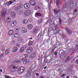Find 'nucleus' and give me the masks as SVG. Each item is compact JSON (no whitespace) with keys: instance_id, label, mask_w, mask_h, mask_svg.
<instances>
[{"instance_id":"nucleus-1","label":"nucleus","mask_w":78,"mask_h":78,"mask_svg":"<svg viewBox=\"0 0 78 78\" xmlns=\"http://www.w3.org/2000/svg\"><path fill=\"white\" fill-rule=\"evenodd\" d=\"M10 70L9 71V73H13L15 72L16 69H17V66H11L10 67Z\"/></svg>"},{"instance_id":"nucleus-2","label":"nucleus","mask_w":78,"mask_h":78,"mask_svg":"<svg viewBox=\"0 0 78 78\" xmlns=\"http://www.w3.org/2000/svg\"><path fill=\"white\" fill-rule=\"evenodd\" d=\"M25 70V68L21 67L18 69V72L19 73H22Z\"/></svg>"},{"instance_id":"nucleus-3","label":"nucleus","mask_w":78,"mask_h":78,"mask_svg":"<svg viewBox=\"0 0 78 78\" xmlns=\"http://www.w3.org/2000/svg\"><path fill=\"white\" fill-rule=\"evenodd\" d=\"M16 24H17V21L16 20H13L11 23V26L12 27H15L16 25Z\"/></svg>"},{"instance_id":"nucleus-4","label":"nucleus","mask_w":78,"mask_h":78,"mask_svg":"<svg viewBox=\"0 0 78 78\" xmlns=\"http://www.w3.org/2000/svg\"><path fill=\"white\" fill-rule=\"evenodd\" d=\"M65 30L66 31L67 33H68L69 34H71L72 33V32L71 30H70V29L68 27H65Z\"/></svg>"},{"instance_id":"nucleus-5","label":"nucleus","mask_w":78,"mask_h":78,"mask_svg":"<svg viewBox=\"0 0 78 78\" xmlns=\"http://www.w3.org/2000/svg\"><path fill=\"white\" fill-rule=\"evenodd\" d=\"M33 48L29 47L26 50V52L27 53H31V52L33 51Z\"/></svg>"},{"instance_id":"nucleus-6","label":"nucleus","mask_w":78,"mask_h":78,"mask_svg":"<svg viewBox=\"0 0 78 78\" xmlns=\"http://www.w3.org/2000/svg\"><path fill=\"white\" fill-rule=\"evenodd\" d=\"M24 6L25 9H28L30 8V4H29V3H26L24 4Z\"/></svg>"},{"instance_id":"nucleus-7","label":"nucleus","mask_w":78,"mask_h":78,"mask_svg":"<svg viewBox=\"0 0 78 78\" xmlns=\"http://www.w3.org/2000/svg\"><path fill=\"white\" fill-rule=\"evenodd\" d=\"M30 3L32 6H34L36 5V2L34 0H32L30 2Z\"/></svg>"},{"instance_id":"nucleus-8","label":"nucleus","mask_w":78,"mask_h":78,"mask_svg":"<svg viewBox=\"0 0 78 78\" xmlns=\"http://www.w3.org/2000/svg\"><path fill=\"white\" fill-rule=\"evenodd\" d=\"M31 13V10H28L26 11L25 13V15L26 16H28Z\"/></svg>"},{"instance_id":"nucleus-9","label":"nucleus","mask_w":78,"mask_h":78,"mask_svg":"<svg viewBox=\"0 0 78 78\" xmlns=\"http://www.w3.org/2000/svg\"><path fill=\"white\" fill-rule=\"evenodd\" d=\"M61 1H62V0H56V5L58 8H59V4H60L61 2Z\"/></svg>"},{"instance_id":"nucleus-10","label":"nucleus","mask_w":78,"mask_h":78,"mask_svg":"<svg viewBox=\"0 0 78 78\" xmlns=\"http://www.w3.org/2000/svg\"><path fill=\"white\" fill-rule=\"evenodd\" d=\"M64 51L63 50H60L59 51V54L60 56H62L64 55Z\"/></svg>"},{"instance_id":"nucleus-11","label":"nucleus","mask_w":78,"mask_h":78,"mask_svg":"<svg viewBox=\"0 0 78 78\" xmlns=\"http://www.w3.org/2000/svg\"><path fill=\"white\" fill-rule=\"evenodd\" d=\"M21 30L23 33H27V30L24 27H23L21 28Z\"/></svg>"},{"instance_id":"nucleus-12","label":"nucleus","mask_w":78,"mask_h":78,"mask_svg":"<svg viewBox=\"0 0 78 78\" xmlns=\"http://www.w3.org/2000/svg\"><path fill=\"white\" fill-rule=\"evenodd\" d=\"M30 61L29 59H26L23 61V63L24 64H28L30 62Z\"/></svg>"},{"instance_id":"nucleus-13","label":"nucleus","mask_w":78,"mask_h":78,"mask_svg":"<svg viewBox=\"0 0 78 78\" xmlns=\"http://www.w3.org/2000/svg\"><path fill=\"white\" fill-rule=\"evenodd\" d=\"M34 9L37 12H39L40 11V7L38 5H36L34 7Z\"/></svg>"},{"instance_id":"nucleus-14","label":"nucleus","mask_w":78,"mask_h":78,"mask_svg":"<svg viewBox=\"0 0 78 78\" xmlns=\"http://www.w3.org/2000/svg\"><path fill=\"white\" fill-rule=\"evenodd\" d=\"M11 16L12 18H14L16 16V13L15 12H12L11 13Z\"/></svg>"},{"instance_id":"nucleus-15","label":"nucleus","mask_w":78,"mask_h":78,"mask_svg":"<svg viewBox=\"0 0 78 78\" xmlns=\"http://www.w3.org/2000/svg\"><path fill=\"white\" fill-rule=\"evenodd\" d=\"M14 36L15 38H19L20 37V34L19 33H16L14 34Z\"/></svg>"},{"instance_id":"nucleus-16","label":"nucleus","mask_w":78,"mask_h":78,"mask_svg":"<svg viewBox=\"0 0 78 78\" xmlns=\"http://www.w3.org/2000/svg\"><path fill=\"white\" fill-rule=\"evenodd\" d=\"M20 27L19 26H16L15 28V31L16 32H18L19 31H20Z\"/></svg>"},{"instance_id":"nucleus-17","label":"nucleus","mask_w":78,"mask_h":78,"mask_svg":"<svg viewBox=\"0 0 78 78\" xmlns=\"http://www.w3.org/2000/svg\"><path fill=\"white\" fill-rule=\"evenodd\" d=\"M14 34V32L12 30H11L9 31L8 33V34L9 36H11V35H13Z\"/></svg>"},{"instance_id":"nucleus-18","label":"nucleus","mask_w":78,"mask_h":78,"mask_svg":"<svg viewBox=\"0 0 78 78\" xmlns=\"http://www.w3.org/2000/svg\"><path fill=\"white\" fill-rule=\"evenodd\" d=\"M14 2L11 1H9V2H7L5 3V5H11L12 3H13Z\"/></svg>"},{"instance_id":"nucleus-19","label":"nucleus","mask_w":78,"mask_h":78,"mask_svg":"<svg viewBox=\"0 0 78 78\" xmlns=\"http://www.w3.org/2000/svg\"><path fill=\"white\" fill-rule=\"evenodd\" d=\"M70 56H68L67 57L65 61L66 63H67L69 62L70 61Z\"/></svg>"},{"instance_id":"nucleus-20","label":"nucleus","mask_w":78,"mask_h":78,"mask_svg":"<svg viewBox=\"0 0 78 78\" xmlns=\"http://www.w3.org/2000/svg\"><path fill=\"white\" fill-rule=\"evenodd\" d=\"M38 30V29L37 28H34L33 30V33L34 34H36V33H37V31Z\"/></svg>"},{"instance_id":"nucleus-21","label":"nucleus","mask_w":78,"mask_h":78,"mask_svg":"<svg viewBox=\"0 0 78 78\" xmlns=\"http://www.w3.org/2000/svg\"><path fill=\"white\" fill-rule=\"evenodd\" d=\"M11 10H7L5 12V14H9L11 13Z\"/></svg>"},{"instance_id":"nucleus-22","label":"nucleus","mask_w":78,"mask_h":78,"mask_svg":"<svg viewBox=\"0 0 78 78\" xmlns=\"http://www.w3.org/2000/svg\"><path fill=\"white\" fill-rule=\"evenodd\" d=\"M21 8V7L20 6H17L15 7V9L16 11H18L19 10H20V9Z\"/></svg>"},{"instance_id":"nucleus-23","label":"nucleus","mask_w":78,"mask_h":78,"mask_svg":"<svg viewBox=\"0 0 78 78\" xmlns=\"http://www.w3.org/2000/svg\"><path fill=\"white\" fill-rule=\"evenodd\" d=\"M33 28V25L32 24H29L27 26V28L29 30H31Z\"/></svg>"},{"instance_id":"nucleus-24","label":"nucleus","mask_w":78,"mask_h":78,"mask_svg":"<svg viewBox=\"0 0 78 78\" xmlns=\"http://www.w3.org/2000/svg\"><path fill=\"white\" fill-rule=\"evenodd\" d=\"M36 56V53L34 52H33L31 54V57L32 58H34Z\"/></svg>"},{"instance_id":"nucleus-25","label":"nucleus","mask_w":78,"mask_h":78,"mask_svg":"<svg viewBox=\"0 0 78 78\" xmlns=\"http://www.w3.org/2000/svg\"><path fill=\"white\" fill-rule=\"evenodd\" d=\"M41 13H36L35 14V16L36 17H41Z\"/></svg>"},{"instance_id":"nucleus-26","label":"nucleus","mask_w":78,"mask_h":78,"mask_svg":"<svg viewBox=\"0 0 78 78\" xmlns=\"http://www.w3.org/2000/svg\"><path fill=\"white\" fill-rule=\"evenodd\" d=\"M17 50H18L17 48L16 47H15L13 50V52H16Z\"/></svg>"},{"instance_id":"nucleus-27","label":"nucleus","mask_w":78,"mask_h":78,"mask_svg":"<svg viewBox=\"0 0 78 78\" xmlns=\"http://www.w3.org/2000/svg\"><path fill=\"white\" fill-rule=\"evenodd\" d=\"M68 5H69V3H67V4H66L63 7V9H65V8H67V6H68Z\"/></svg>"},{"instance_id":"nucleus-28","label":"nucleus","mask_w":78,"mask_h":78,"mask_svg":"<svg viewBox=\"0 0 78 78\" xmlns=\"http://www.w3.org/2000/svg\"><path fill=\"white\" fill-rule=\"evenodd\" d=\"M23 24H27L28 23V20L25 19L23 20Z\"/></svg>"},{"instance_id":"nucleus-29","label":"nucleus","mask_w":78,"mask_h":78,"mask_svg":"<svg viewBox=\"0 0 78 78\" xmlns=\"http://www.w3.org/2000/svg\"><path fill=\"white\" fill-rule=\"evenodd\" d=\"M11 21V19L10 18H8L7 20V23H10Z\"/></svg>"},{"instance_id":"nucleus-30","label":"nucleus","mask_w":78,"mask_h":78,"mask_svg":"<svg viewBox=\"0 0 78 78\" xmlns=\"http://www.w3.org/2000/svg\"><path fill=\"white\" fill-rule=\"evenodd\" d=\"M31 75V71H29L27 72V76H30Z\"/></svg>"},{"instance_id":"nucleus-31","label":"nucleus","mask_w":78,"mask_h":78,"mask_svg":"<svg viewBox=\"0 0 78 78\" xmlns=\"http://www.w3.org/2000/svg\"><path fill=\"white\" fill-rule=\"evenodd\" d=\"M10 51L9 49H7L6 50L5 52V53L6 55H8V54H9V53L10 52Z\"/></svg>"},{"instance_id":"nucleus-32","label":"nucleus","mask_w":78,"mask_h":78,"mask_svg":"<svg viewBox=\"0 0 78 78\" xmlns=\"http://www.w3.org/2000/svg\"><path fill=\"white\" fill-rule=\"evenodd\" d=\"M24 49H25V48H24V47L21 48L20 50V52H21V53H22V52L23 51V50H24Z\"/></svg>"},{"instance_id":"nucleus-33","label":"nucleus","mask_w":78,"mask_h":78,"mask_svg":"<svg viewBox=\"0 0 78 78\" xmlns=\"http://www.w3.org/2000/svg\"><path fill=\"white\" fill-rule=\"evenodd\" d=\"M18 41L19 42H21L23 41V39L22 38H19L18 40Z\"/></svg>"},{"instance_id":"nucleus-34","label":"nucleus","mask_w":78,"mask_h":78,"mask_svg":"<svg viewBox=\"0 0 78 78\" xmlns=\"http://www.w3.org/2000/svg\"><path fill=\"white\" fill-rule=\"evenodd\" d=\"M42 33H41L38 35V39H41V37H42Z\"/></svg>"},{"instance_id":"nucleus-35","label":"nucleus","mask_w":78,"mask_h":78,"mask_svg":"<svg viewBox=\"0 0 78 78\" xmlns=\"http://www.w3.org/2000/svg\"><path fill=\"white\" fill-rule=\"evenodd\" d=\"M33 41H30L28 43V45H29V46H30L32 44H33Z\"/></svg>"},{"instance_id":"nucleus-36","label":"nucleus","mask_w":78,"mask_h":78,"mask_svg":"<svg viewBox=\"0 0 78 78\" xmlns=\"http://www.w3.org/2000/svg\"><path fill=\"white\" fill-rule=\"evenodd\" d=\"M75 73V71L74 70H73L71 72V74L72 75H73Z\"/></svg>"},{"instance_id":"nucleus-37","label":"nucleus","mask_w":78,"mask_h":78,"mask_svg":"<svg viewBox=\"0 0 78 78\" xmlns=\"http://www.w3.org/2000/svg\"><path fill=\"white\" fill-rule=\"evenodd\" d=\"M59 11V10H54V12H55V14H58Z\"/></svg>"},{"instance_id":"nucleus-38","label":"nucleus","mask_w":78,"mask_h":78,"mask_svg":"<svg viewBox=\"0 0 78 78\" xmlns=\"http://www.w3.org/2000/svg\"><path fill=\"white\" fill-rule=\"evenodd\" d=\"M74 3H70V6L71 8H73V6H74Z\"/></svg>"},{"instance_id":"nucleus-39","label":"nucleus","mask_w":78,"mask_h":78,"mask_svg":"<svg viewBox=\"0 0 78 78\" xmlns=\"http://www.w3.org/2000/svg\"><path fill=\"white\" fill-rule=\"evenodd\" d=\"M42 20L41 19H40L38 20V22L39 23H41L42 22Z\"/></svg>"},{"instance_id":"nucleus-40","label":"nucleus","mask_w":78,"mask_h":78,"mask_svg":"<svg viewBox=\"0 0 78 78\" xmlns=\"http://www.w3.org/2000/svg\"><path fill=\"white\" fill-rule=\"evenodd\" d=\"M46 1L47 2H48V3H51V0H46Z\"/></svg>"},{"instance_id":"nucleus-41","label":"nucleus","mask_w":78,"mask_h":78,"mask_svg":"<svg viewBox=\"0 0 78 78\" xmlns=\"http://www.w3.org/2000/svg\"><path fill=\"white\" fill-rule=\"evenodd\" d=\"M4 56V53H2L0 55V58H2Z\"/></svg>"},{"instance_id":"nucleus-42","label":"nucleus","mask_w":78,"mask_h":78,"mask_svg":"<svg viewBox=\"0 0 78 78\" xmlns=\"http://www.w3.org/2000/svg\"><path fill=\"white\" fill-rule=\"evenodd\" d=\"M5 47H2V50L3 51H5Z\"/></svg>"},{"instance_id":"nucleus-43","label":"nucleus","mask_w":78,"mask_h":78,"mask_svg":"<svg viewBox=\"0 0 78 78\" xmlns=\"http://www.w3.org/2000/svg\"><path fill=\"white\" fill-rule=\"evenodd\" d=\"M24 56L25 57H28V54H24Z\"/></svg>"},{"instance_id":"nucleus-44","label":"nucleus","mask_w":78,"mask_h":78,"mask_svg":"<svg viewBox=\"0 0 78 78\" xmlns=\"http://www.w3.org/2000/svg\"><path fill=\"white\" fill-rule=\"evenodd\" d=\"M5 14H5V12H3L2 13V16L3 17H5Z\"/></svg>"},{"instance_id":"nucleus-45","label":"nucleus","mask_w":78,"mask_h":78,"mask_svg":"<svg viewBox=\"0 0 78 78\" xmlns=\"http://www.w3.org/2000/svg\"><path fill=\"white\" fill-rule=\"evenodd\" d=\"M22 11H20L18 12L19 14H22Z\"/></svg>"},{"instance_id":"nucleus-46","label":"nucleus","mask_w":78,"mask_h":78,"mask_svg":"<svg viewBox=\"0 0 78 78\" xmlns=\"http://www.w3.org/2000/svg\"><path fill=\"white\" fill-rule=\"evenodd\" d=\"M16 42H15V41L14 40H13L12 42V44H15V43Z\"/></svg>"},{"instance_id":"nucleus-47","label":"nucleus","mask_w":78,"mask_h":78,"mask_svg":"<svg viewBox=\"0 0 78 78\" xmlns=\"http://www.w3.org/2000/svg\"><path fill=\"white\" fill-rule=\"evenodd\" d=\"M57 52L56 51L54 53V55L55 56H57Z\"/></svg>"},{"instance_id":"nucleus-48","label":"nucleus","mask_w":78,"mask_h":78,"mask_svg":"<svg viewBox=\"0 0 78 78\" xmlns=\"http://www.w3.org/2000/svg\"><path fill=\"white\" fill-rule=\"evenodd\" d=\"M75 63H76L77 64H78V60L76 59L75 61Z\"/></svg>"},{"instance_id":"nucleus-49","label":"nucleus","mask_w":78,"mask_h":78,"mask_svg":"<svg viewBox=\"0 0 78 78\" xmlns=\"http://www.w3.org/2000/svg\"><path fill=\"white\" fill-rule=\"evenodd\" d=\"M16 45L17 47H19L20 46V44L19 43H17L16 44Z\"/></svg>"},{"instance_id":"nucleus-50","label":"nucleus","mask_w":78,"mask_h":78,"mask_svg":"<svg viewBox=\"0 0 78 78\" xmlns=\"http://www.w3.org/2000/svg\"><path fill=\"white\" fill-rule=\"evenodd\" d=\"M26 59V58L25 57H24L22 58H21V61H23V60H25Z\"/></svg>"},{"instance_id":"nucleus-51","label":"nucleus","mask_w":78,"mask_h":78,"mask_svg":"<svg viewBox=\"0 0 78 78\" xmlns=\"http://www.w3.org/2000/svg\"><path fill=\"white\" fill-rule=\"evenodd\" d=\"M40 78H45V77H44V76H43V75H41L40 76Z\"/></svg>"},{"instance_id":"nucleus-52","label":"nucleus","mask_w":78,"mask_h":78,"mask_svg":"<svg viewBox=\"0 0 78 78\" xmlns=\"http://www.w3.org/2000/svg\"><path fill=\"white\" fill-rule=\"evenodd\" d=\"M36 76L38 77L39 76V74L38 73H36Z\"/></svg>"},{"instance_id":"nucleus-53","label":"nucleus","mask_w":78,"mask_h":78,"mask_svg":"<svg viewBox=\"0 0 78 78\" xmlns=\"http://www.w3.org/2000/svg\"><path fill=\"white\" fill-rule=\"evenodd\" d=\"M77 11H78V10L77 9H75L74 11V12H77Z\"/></svg>"},{"instance_id":"nucleus-54","label":"nucleus","mask_w":78,"mask_h":78,"mask_svg":"<svg viewBox=\"0 0 78 78\" xmlns=\"http://www.w3.org/2000/svg\"><path fill=\"white\" fill-rule=\"evenodd\" d=\"M65 76V74H63L61 76V77H64V76Z\"/></svg>"},{"instance_id":"nucleus-55","label":"nucleus","mask_w":78,"mask_h":78,"mask_svg":"<svg viewBox=\"0 0 78 78\" xmlns=\"http://www.w3.org/2000/svg\"><path fill=\"white\" fill-rule=\"evenodd\" d=\"M29 22H32V21H33V20L30 19H29Z\"/></svg>"},{"instance_id":"nucleus-56","label":"nucleus","mask_w":78,"mask_h":78,"mask_svg":"<svg viewBox=\"0 0 78 78\" xmlns=\"http://www.w3.org/2000/svg\"><path fill=\"white\" fill-rule=\"evenodd\" d=\"M73 78H78V77L76 76H74Z\"/></svg>"},{"instance_id":"nucleus-57","label":"nucleus","mask_w":78,"mask_h":78,"mask_svg":"<svg viewBox=\"0 0 78 78\" xmlns=\"http://www.w3.org/2000/svg\"><path fill=\"white\" fill-rule=\"evenodd\" d=\"M58 71H61V69H58Z\"/></svg>"},{"instance_id":"nucleus-58","label":"nucleus","mask_w":78,"mask_h":78,"mask_svg":"<svg viewBox=\"0 0 78 78\" xmlns=\"http://www.w3.org/2000/svg\"><path fill=\"white\" fill-rule=\"evenodd\" d=\"M47 69V67H46V66L44 67V69Z\"/></svg>"},{"instance_id":"nucleus-59","label":"nucleus","mask_w":78,"mask_h":78,"mask_svg":"<svg viewBox=\"0 0 78 78\" xmlns=\"http://www.w3.org/2000/svg\"><path fill=\"white\" fill-rule=\"evenodd\" d=\"M57 28H55V29H54V30H57Z\"/></svg>"},{"instance_id":"nucleus-60","label":"nucleus","mask_w":78,"mask_h":78,"mask_svg":"<svg viewBox=\"0 0 78 78\" xmlns=\"http://www.w3.org/2000/svg\"><path fill=\"white\" fill-rule=\"evenodd\" d=\"M5 76V77L6 78H7L8 76Z\"/></svg>"},{"instance_id":"nucleus-61","label":"nucleus","mask_w":78,"mask_h":78,"mask_svg":"<svg viewBox=\"0 0 78 78\" xmlns=\"http://www.w3.org/2000/svg\"><path fill=\"white\" fill-rule=\"evenodd\" d=\"M59 23H61V20H60L59 21Z\"/></svg>"},{"instance_id":"nucleus-62","label":"nucleus","mask_w":78,"mask_h":78,"mask_svg":"<svg viewBox=\"0 0 78 78\" xmlns=\"http://www.w3.org/2000/svg\"><path fill=\"white\" fill-rule=\"evenodd\" d=\"M66 78H69V76H67Z\"/></svg>"},{"instance_id":"nucleus-63","label":"nucleus","mask_w":78,"mask_h":78,"mask_svg":"<svg viewBox=\"0 0 78 78\" xmlns=\"http://www.w3.org/2000/svg\"><path fill=\"white\" fill-rule=\"evenodd\" d=\"M2 69L0 70V72H2Z\"/></svg>"},{"instance_id":"nucleus-64","label":"nucleus","mask_w":78,"mask_h":78,"mask_svg":"<svg viewBox=\"0 0 78 78\" xmlns=\"http://www.w3.org/2000/svg\"><path fill=\"white\" fill-rule=\"evenodd\" d=\"M77 48L78 49V45H77Z\"/></svg>"}]
</instances>
